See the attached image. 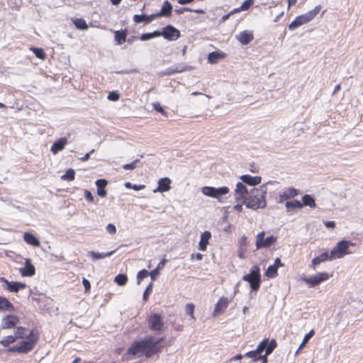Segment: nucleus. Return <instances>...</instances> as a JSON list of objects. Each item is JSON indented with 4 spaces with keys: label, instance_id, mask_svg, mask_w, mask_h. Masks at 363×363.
Instances as JSON below:
<instances>
[{
    "label": "nucleus",
    "instance_id": "nucleus-44",
    "mask_svg": "<svg viewBox=\"0 0 363 363\" xmlns=\"http://www.w3.org/2000/svg\"><path fill=\"white\" fill-rule=\"evenodd\" d=\"M149 276V272L146 269H142L137 274V284L139 285L141 281Z\"/></svg>",
    "mask_w": 363,
    "mask_h": 363
},
{
    "label": "nucleus",
    "instance_id": "nucleus-51",
    "mask_svg": "<svg viewBox=\"0 0 363 363\" xmlns=\"http://www.w3.org/2000/svg\"><path fill=\"white\" fill-rule=\"evenodd\" d=\"M245 356L252 359L253 362H257L261 359V356H258L257 354L253 350L247 352Z\"/></svg>",
    "mask_w": 363,
    "mask_h": 363
},
{
    "label": "nucleus",
    "instance_id": "nucleus-52",
    "mask_svg": "<svg viewBox=\"0 0 363 363\" xmlns=\"http://www.w3.org/2000/svg\"><path fill=\"white\" fill-rule=\"evenodd\" d=\"M254 0H245L242 5L240 6V9L242 11H247L253 4Z\"/></svg>",
    "mask_w": 363,
    "mask_h": 363
},
{
    "label": "nucleus",
    "instance_id": "nucleus-54",
    "mask_svg": "<svg viewBox=\"0 0 363 363\" xmlns=\"http://www.w3.org/2000/svg\"><path fill=\"white\" fill-rule=\"evenodd\" d=\"M106 229L110 234H115L116 233V228L113 224L109 223L106 225Z\"/></svg>",
    "mask_w": 363,
    "mask_h": 363
},
{
    "label": "nucleus",
    "instance_id": "nucleus-6",
    "mask_svg": "<svg viewBox=\"0 0 363 363\" xmlns=\"http://www.w3.org/2000/svg\"><path fill=\"white\" fill-rule=\"evenodd\" d=\"M38 337L34 335L33 330L29 331L28 339L21 342L19 345H17L18 353L26 354L31 351L38 342Z\"/></svg>",
    "mask_w": 363,
    "mask_h": 363
},
{
    "label": "nucleus",
    "instance_id": "nucleus-56",
    "mask_svg": "<svg viewBox=\"0 0 363 363\" xmlns=\"http://www.w3.org/2000/svg\"><path fill=\"white\" fill-rule=\"evenodd\" d=\"M176 69L178 71L177 73H181L188 69V67L184 64L175 65Z\"/></svg>",
    "mask_w": 363,
    "mask_h": 363
},
{
    "label": "nucleus",
    "instance_id": "nucleus-61",
    "mask_svg": "<svg viewBox=\"0 0 363 363\" xmlns=\"http://www.w3.org/2000/svg\"><path fill=\"white\" fill-rule=\"evenodd\" d=\"M84 196H85V199L87 201H89L90 202H94V196H93L92 194L89 191L86 190Z\"/></svg>",
    "mask_w": 363,
    "mask_h": 363
},
{
    "label": "nucleus",
    "instance_id": "nucleus-5",
    "mask_svg": "<svg viewBox=\"0 0 363 363\" xmlns=\"http://www.w3.org/2000/svg\"><path fill=\"white\" fill-rule=\"evenodd\" d=\"M201 192L205 196L217 199L220 201V197L229 193V188L227 186H221L216 188L213 186H203L201 189Z\"/></svg>",
    "mask_w": 363,
    "mask_h": 363
},
{
    "label": "nucleus",
    "instance_id": "nucleus-9",
    "mask_svg": "<svg viewBox=\"0 0 363 363\" xmlns=\"http://www.w3.org/2000/svg\"><path fill=\"white\" fill-rule=\"evenodd\" d=\"M160 36L169 41L177 40L180 36V31L171 25H168L163 28L162 31L160 30Z\"/></svg>",
    "mask_w": 363,
    "mask_h": 363
},
{
    "label": "nucleus",
    "instance_id": "nucleus-29",
    "mask_svg": "<svg viewBox=\"0 0 363 363\" xmlns=\"http://www.w3.org/2000/svg\"><path fill=\"white\" fill-rule=\"evenodd\" d=\"M229 301L225 297H221L218 303H216L214 309V313H219L220 311H223L225 308L228 306Z\"/></svg>",
    "mask_w": 363,
    "mask_h": 363
},
{
    "label": "nucleus",
    "instance_id": "nucleus-46",
    "mask_svg": "<svg viewBox=\"0 0 363 363\" xmlns=\"http://www.w3.org/2000/svg\"><path fill=\"white\" fill-rule=\"evenodd\" d=\"M177 70L176 69V67H175V65L174 66H172V67H169L167 69H165L164 71L161 72L160 73V75L162 76H164V75H172V74H174L176 73H177Z\"/></svg>",
    "mask_w": 363,
    "mask_h": 363
},
{
    "label": "nucleus",
    "instance_id": "nucleus-60",
    "mask_svg": "<svg viewBox=\"0 0 363 363\" xmlns=\"http://www.w3.org/2000/svg\"><path fill=\"white\" fill-rule=\"evenodd\" d=\"M108 99L111 101H116L119 99V95L116 92H111L108 94Z\"/></svg>",
    "mask_w": 363,
    "mask_h": 363
},
{
    "label": "nucleus",
    "instance_id": "nucleus-62",
    "mask_svg": "<svg viewBox=\"0 0 363 363\" xmlns=\"http://www.w3.org/2000/svg\"><path fill=\"white\" fill-rule=\"evenodd\" d=\"M193 9H191L189 8H180L175 9V13L177 14H182L184 11H192Z\"/></svg>",
    "mask_w": 363,
    "mask_h": 363
},
{
    "label": "nucleus",
    "instance_id": "nucleus-4",
    "mask_svg": "<svg viewBox=\"0 0 363 363\" xmlns=\"http://www.w3.org/2000/svg\"><path fill=\"white\" fill-rule=\"evenodd\" d=\"M350 245H353V243L349 240H342L338 242L330 251V260L342 258L350 254L351 252L349 250Z\"/></svg>",
    "mask_w": 363,
    "mask_h": 363
},
{
    "label": "nucleus",
    "instance_id": "nucleus-1",
    "mask_svg": "<svg viewBox=\"0 0 363 363\" xmlns=\"http://www.w3.org/2000/svg\"><path fill=\"white\" fill-rule=\"evenodd\" d=\"M160 340H156L152 336L145 337L143 340L134 342L128 350V354L134 357H140L145 352L147 357L158 352L157 344Z\"/></svg>",
    "mask_w": 363,
    "mask_h": 363
},
{
    "label": "nucleus",
    "instance_id": "nucleus-45",
    "mask_svg": "<svg viewBox=\"0 0 363 363\" xmlns=\"http://www.w3.org/2000/svg\"><path fill=\"white\" fill-rule=\"evenodd\" d=\"M140 161L139 159H135L130 163L123 164L122 167L125 170H133L138 167V164L140 163Z\"/></svg>",
    "mask_w": 363,
    "mask_h": 363
},
{
    "label": "nucleus",
    "instance_id": "nucleus-13",
    "mask_svg": "<svg viewBox=\"0 0 363 363\" xmlns=\"http://www.w3.org/2000/svg\"><path fill=\"white\" fill-rule=\"evenodd\" d=\"M19 323V318L14 315H7L1 320L2 329L13 328Z\"/></svg>",
    "mask_w": 363,
    "mask_h": 363
},
{
    "label": "nucleus",
    "instance_id": "nucleus-25",
    "mask_svg": "<svg viewBox=\"0 0 363 363\" xmlns=\"http://www.w3.org/2000/svg\"><path fill=\"white\" fill-rule=\"evenodd\" d=\"M172 11V6L168 1H165L162 6V9L160 12L155 13L157 18L161 16H170Z\"/></svg>",
    "mask_w": 363,
    "mask_h": 363
},
{
    "label": "nucleus",
    "instance_id": "nucleus-7",
    "mask_svg": "<svg viewBox=\"0 0 363 363\" xmlns=\"http://www.w3.org/2000/svg\"><path fill=\"white\" fill-rule=\"evenodd\" d=\"M265 233L264 231L258 233L256 237L257 249L262 247H269L277 241V237L271 235L264 238Z\"/></svg>",
    "mask_w": 363,
    "mask_h": 363
},
{
    "label": "nucleus",
    "instance_id": "nucleus-20",
    "mask_svg": "<svg viewBox=\"0 0 363 363\" xmlns=\"http://www.w3.org/2000/svg\"><path fill=\"white\" fill-rule=\"evenodd\" d=\"M330 260V252H325L319 256L314 257L311 261V267L313 270H315L316 266L320 264L321 262H324L327 260Z\"/></svg>",
    "mask_w": 363,
    "mask_h": 363
},
{
    "label": "nucleus",
    "instance_id": "nucleus-32",
    "mask_svg": "<svg viewBox=\"0 0 363 363\" xmlns=\"http://www.w3.org/2000/svg\"><path fill=\"white\" fill-rule=\"evenodd\" d=\"M29 332L27 328L24 327H18L14 331V337L16 339H28V334L27 332Z\"/></svg>",
    "mask_w": 363,
    "mask_h": 363
},
{
    "label": "nucleus",
    "instance_id": "nucleus-40",
    "mask_svg": "<svg viewBox=\"0 0 363 363\" xmlns=\"http://www.w3.org/2000/svg\"><path fill=\"white\" fill-rule=\"evenodd\" d=\"M75 172L73 169H68L65 174L61 177V179L65 181H72L74 179Z\"/></svg>",
    "mask_w": 363,
    "mask_h": 363
},
{
    "label": "nucleus",
    "instance_id": "nucleus-21",
    "mask_svg": "<svg viewBox=\"0 0 363 363\" xmlns=\"http://www.w3.org/2000/svg\"><path fill=\"white\" fill-rule=\"evenodd\" d=\"M67 144V139L66 138H61L57 141L54 142L50 150L54 154L56 155L60 151L62 150L65 146Z\"/></svg>",
    "mask_w": 363,
    "mask_h": 363
},
{
    "label": "nucleus",
    "instance_id": "nucleus-34",
    "mask_svg": "<svg viewBox=\"0 0 363 363\" xmlns=\"http://www.w3.org/2000/svg\"><path fill=\"white\" fill-rule=\"evenodd\" d=\"M267 340L266 345L264 346L265 354L264 355L268 356L269 355L273 350L277 347V344L275 340L272 339L270 342H269L268 338H265Z\"/></svg>",
    "mask_w": 363,
    "mask_h": 363
},
{
    "label": "nucleus",
    "instance_id": "nucleus-63",
    "mask_svg": "<svg viewBox=\"0 0 363 363\" xmlns=\"http://www.w3.org/2000/svg\"><path fill=\"white\" fill-rule=\"evenodd\" d=\"M323 223L327 228H334L335 227L334 221H324Z\"/></svg>",
    "mask_w": 363,
    "mask_h": 363
},
{
    "label": "nucleus",
    "instance_id": "nucleus-31",
    "mask_svg": "<svg viewBox=\"0 0 363 363\" xmlns=\"http://www.w3.org/2000/svg\"><path fill=\"white\" fill-rule=\"evenodd\" d=\"M115 34V40L117 45H121L126 41L127 31L126 30H116L114 33Z\"/></svg>",
    "mask_w": 363,
    "mask_h": 363
},
{
    "label": "nucleus",
    "instance_id": "nucleus-53",
    "mask_svg": "<svg viewBox=\"0 0 363 363\" xmlns=\"http://www.w3.org/2000/svg\"><path fill=\"white\" fill-rule=\"evenodd\" d=\"M248 195H242L240 194H237L235 192V199L240 202L241 201L242 203L245 205V201L247 200Z\"/></svg>",
    "mask_w": 363,
    "mask_h": 363
},
{
    "label": "nucleus",
    "instance_id": "nucleus-10",
    "mask_svg": "<svg viewBox=\"0 0 363 363\" xmlns=\"http://www.w3.org/2000/svg\"><path fill=\"white\" fill-rule=\"evenodd\" d=\"M148 323L150 329L155 333L161 331L164 326L162 317L157 313H154L150 316Z\"/></svg>",
    "mask_w": 363,
    "mask_h": 363
},
{
    "label": "nucleus",
    "instance_id": "nucleus-38",
    "mask_svg": "<svg viewBox=\"0 0 363 363\" xmlns=\"http://www.w3.org/2000/svg\"><path fill=\"white\" fill-rule=\"evenodd\" d=\"M285 207L287 209L302 208V205H301V201H299L298 200L294 199V200L286 201L285 203Z\"/></svg>",
    "mask_w": 363,
    "mask_h": 363
},
{
    "label": "nucleus",
    "instance_id": "nucleus-14",
    "mask_svg": "<svg viewBox=\"0 0 363 363\" xmlns=\"http://www.w3.org/2000/svg\"><path fill=\"white\" fill-rule=\"evenodd\" d=\"M255 281L254 284H252V290L257 291L260 286V269L257 265H254L249 273Z\"/></svg>",
    "mask_w": 363,
    "mask_h": 363
},
{
    "label": "nucleus",
    "instance_id": "nucleus-8",
    "mask_svg": "<svg viewBox=\"0 0 363 363\" xmlns=\"http://www.w3.org/2000/svg\"><path fill=\"white\" fill-rule=\"evenodd\" d=\"M330 276L327 272H320L310 277H303L302 281L309 284L311 286H315L320 283L328 280Z\"/></svg>",
    "mask_w": 363,
    "mask_h": 363
},
{
    "label": "nucleus",
    "instance_id": "nucleus-11",
    "mask_svg": "<svg viewBox=\"0 0 363 363\" xmlns=\"http://www.w3.org/2000/svg\"><path fill=\"white\" fill-rule=\"evenodd\" d=\"M301 191L292 186L284 188L279 195V203L293 199L295 196L299 195Z\"/></svg>",
    "mask_w": 363,
    "mask_h": 363
},
{
    "label": "nucleus",
    "instance_id": "nucleus-24",
    "mask_svg": "<svg viewBox=\"0 0 363 363\" xmlns=\"http://www.w3.org/2000/svg\"><path fill=\"white\" fill-rule=\"evenodd\" d=\"M108 182L105 179H99L96 181V186L97 188V194L101 197H105L107 192L105 189Z\"/></svg>",
    "mask_w": 363,
    "mask_h": 363
},
{
    "label": "nucleus",
    "instance_id": "nucleus-15",
    "mask_svg": "<svg viewBox=\"0 0 363 363\" xmlns=\"http://www.w3.org/2000/svg\"><path fill=\"white\" fill-rule=\"evenodd\" d=\"M284 264L281 262L279 258H276L274 263L272 265H269L265 272V275L269 278H274L277 275V269L280 267H283Z\"/></svg>",
    "mask_w": 363,
    "mask_h": 363
},
{
    "label": "nucleus",
    "instance_id": "nucleus-23",
    "mask_svg": "<svg viewBox=\"0 0 363 363\" xmlns=\"http://www.w3.org/2000/svg\"><path fill=\"white\" fill-rule=\"evenodd\" d=\"M240 179L243 183L250 186H255L260 184L262 182V178L259 176L252 177L251 175L245 174L242 175Z\"/></svg>",
    "mask_w": 363,
    "mask_h": 363
},
{
    "label": "nucleus",
    "instance_id": "nucleus-41",
    "mask_svg": "<svg viewBox=\"0 0 363 363\" xmlns=\"http://www.w3.org/2000/svg\"><path fill=\"white\" fill-rule=\"evenodd\" d=\"M16 341L14 335H8L4 337L1 341L0 344L4 347H8L10 344L13 343Z\"/></svg>",
    "mask_w": 363,
    "mask_h": 363
},
{
    "label": "nucleus",
    "instance_id": "nucleus-59",
    "mask_svg": "<svg viewBox=\"0 0 363 363\" xmlns=\"http://www.w3.org/2000/svg\"><path fill=\"white\" fill-rule=\"evenodd\" d=\"M82 284L84 285V286L85 288V291L86 292L90 290L91 284H90V282H89V281L88 279H86L85 278H83Z\"/></svg>",
    "mask_w": 363,
    "mask_h": 363
},
{
    "label": "nucleus",
    "instance_id": "nucleus-28",
    "mask_svg": "<svg viewBox=\"0 0 363 363\" xmlns=\"http://www.w3.org/2000/svg\"><path fill=\"white\" fill-rule=\"evenodd\" d=\"M23 238L25 242L33 246L38 247L40 244L39 240L32 233H25L23 235Z\"/></svg>",
    "mask_w": 363,
    "mask_h": 363
},
{
    "label": "nucleus",
    "instance_id": "nucleus-42",
    "mask_svg": "<svg viewBox=\"0 0 363 363\" xmlns=\"http://www.w3.org/2000/svg\"><path fill=\"white\" fill-rule=\"evenodd\" d=\"M313 335H314L313 330H311L309 333H308L307 334L305 335V336L302 340V342L301 343L298 350L296 351V353H298L300 350H301L303 347H305L306 344L313 336Z\"/></svg>",
    "mask_w": 363,
    "mask_h": 363
},
{
    "label": "nucleus",
    "instance_id": "nucleus-64",
    "mask_svg": "<svg viewBox=\"0 0 363 363\" xmlns=\"http://www.w3.org/2000/svg\"><path fill=\"white\" fill-rule=\"evenodd\" d=\"M166 262H167V259H162L159 262V264H157V267L156 268L158 269L159 270L162 269L164 267Z\"/></svg>",
    "mask_w": 363,
    "mask_h": 363
},
{
    "label": "nucleus",
    "instance_id": "nucleus-57",
    "mask_svg": "<svg viewBox=\"0 0 363 363\" xmlns=\"http://www.w3.org/2000/svg\"><path fill=\"white\" fill-rule=\"evenodd\" d=\"M152 105H153V107L155 111H157V112H160L162 114L165 113V111H164V109L162 108V107L161 106L160 103L156 102V103H154Z\"/></svg>",
    "mask_w": 363,
    "mask_h": 363
},
{
    "label": "nucleus",
    "instance_id": "nucleus-17",
    "mask_svg": "<svg viewBox=\"0 0 363 363\" xmlns=\"http://www.w3.org/2000/svg\"><path fill=\"white\" fill-rule=\"evenodd\" d=\"M171 180L168 177L162 178L158 181L157 187L153 190L154 193L165 192L171 189Z\"/></svg>",
    "mask_w": 363,
    "mask_h": 363
},
{
    "label": "nucleus",
    "instance_id": "nucleus-2",
    "mask_svg": "<svg viewBox=\"0 0 363 363\" xmlns=\"http://www.w3.org/2000/svg\"><path fill=\"white\" fill-rule=\"evenodd\" d=\"M267 193L266 185L259 186V189L253 188L250 190L245 206L248 208L257 210L264 208L266 206L265 194Z\"/></svg>",
    "mask_w": 363,
    "mask_h": 363
},
{
    "label": "nucleus",
    "instance_id": "nucleus-18",
    "mask_svg": "<svg viewBox=\"0 0 363 363\" xmlns=\"http://www.w3.org/2000/svg\"><path fill=\"white\" fill-rule=\"evenodd\" d=\"M23 277H32L35 274V267L31 264L29 259H26L25 266L20 269Z\"/></svg>",
    "mask_w": 363,
    "mask_h": 363
},
{
    "label": "nucleus",
    "instance_id": "nucleus-16",
    "mask_svg": "<svg viewBox=\"0 0 363 363\" xmlns=\"http://www.w3.org/2000/svg\"><path fill=\"white\" fill-rule=\"evenodd\" d=\"M236 39L243 45L249 44L253 39V33L250 30H244L236 35Z\"/></svg>",
    "mask_w": 363,
    "mask_h": 363
},
{
    "label": "nucleus",
    "instance_id": "nucleus-37",
    "mask_svg": "<svg viewBox=\"0 0 363 363\" xmlns=\"http://www.w3.org/2000/svg\"><path fill=\"white\" fill-rule=\"evenodd\" d=\"M72 22L78 29L86 30L88 28L86 21L83 18H74Z\"/></svg>",
    "mask_w": 363,
    "mask_h": 363
},
{
    "label": "nucleus",
    "instance_id": "nucleus-35",
    "mask_svg": "<svg viewBox=\"0 0 363 363\" xmlns=\"http://www.w3.org/2000/svg\"><path fill=\"white\" fill-rule=\"evenodd\" d=\"M159 36H160V30H155L152 33H147L142 34L140 37V39L143 41H146Z\"/></svg>",
    "mask_w": 363,
    "mask_h": 363
},
{
    "label": "nucleus",
    "instance_id": "nucleus-49",
    "mask_svg": "<svg viewBox=\"0 0 363 363\" xmlns=\"http://www.w3.org/2000/svg\"><path fill=\"white\" fill-rule=\"evenodd\" d=\"M194 305L193 303H187L185 307V312L187 315H190L191 319L194 320Z\"/></svg>",
    "mask_w": 363,
    "mask_h": 363
},
{
    "label": "nucleus",
    "instance_id": "nucleus-12",
    "mask_svg": "<svg viewBox=\"0 0 363 363\" xmlns=\"http://www.w3.org/2000/svg\"><path fill=\"white\" fill-rule=\"evenodd\" d=\"M0 281L5 283L6 285V289L11 292H18L21 289L26 288V284L18 281H9L4 277L0 278Z\"/></svg>",
    "mask_w": 363,
    "mask_h": 363
},
{
    "label": "nucleus",
    "instance_id": "nucleus-55",
    "mask_svg": "<svg viewBox=\"0 0 363 363\" xmlns=\"http://www.w3.org/2000/svg\"><path fill=\"white\" fill-rule=\"evenodd\" d=\"M242 279L245 281H247L250 285V288L252 289V284H254L255 281L254 280L253 277H252L251 275L247 274H245V276H243Z\"/></svg>",
    "mask_w": 363,
    "mask_h": 363
},
{
    "label": "nucleus",
    "instance_id": "nucleus-22",
    "mask_svg": "<svg viewBox=\"0 0 363 363\" xmlns=\"http://www.w3.org/2000/svg\"><path fill=\"white\" fill-rule=\"evenodd\" d=\"M211 237V233L210 231L206 230L201 235V239L199 243V249L201 251H206L207 248V245L208 244V241Z\"/></svg>",
    "mask_w": 363,
    "mask_h": 363
},
{
    "label": "nucleus",
    "instance_id": "nucleus-39",
    "mask_svg": "<svg viewBox=\"0 0 363 363\" xmlns=\"http://www.w3.org/2000/svg\"><path fill=\"white\" fill-rule=\"evenodd\" d=\"M128 281V277L124 274H119L116 275L114 278V281L118 285V286H124Z\"/></svg>",
    "mask_w": 363,
    "mask_h": 363
},
{
    "label": "nucleus",
    "instance_id": "nucleus-30",
    "mask_svg": "<svg viewBox=\"0 0 363 363\" xmlns=\"http://www.w3.org/2000/svg\"><path fill=\"white\" fill-rule=\"evenodd\" d=\"M0 310L11 312L14 311V307L6 298L0 296Z\"/></svg>",
    "mask_w": 363,
    "mask_h": 363
},
{
    "label": "nucleus",
    "instance_id": "nucleus-50",
    "mask_svg": "<svg viewBox=\"0 0 363 363\" xmlns=\"http://www.w3.org/2000/svg\"><path fill=\"white\" fill-rule=\"evenodd\" d=\"M152 286H153V284L152 283H150L148 284V286L146 287L144 293H143V301H147L148 299V297H149V295L152 292Z\"/></svg>",
    "mask_w": 363,
    "mask_h": 363
},
{
    "label": "nucleus",
    "instance_id": "nucleus-43",
    "mask_svg": "<svg viewBox=\"0 0 363 363\" xmlns=\"http://www.w3.org/2000/svg\"><path fill=\"white\" fill-rule=\"evenodd\" d=\"M30 50L35 54V55L38 58H39L40 60H44L46 57L45 53L43 49H42V48L32 47V48H30Z\"/></svg>",
    "mask_w": 363,
    "mask_h": 363
},
{
    "label": "nucleus",
    "instance_id": "nucleus-47",
    "mask_svg": "<svg viewBox=\"0 0 363 363\" xmlns=\"http://www.w3.org/2000/svg\"><path fill=\"white\" fill-rule=\"evenodd\" d=\"M267 340H263L259 344L257 345L256 350L254 351L257 354L258 356H263L262 353L264 351V346L266 345Z\"/></svg>",
    "mask_w": 363,
    "mask_h": 363
},
{
    "label": "nucleus",
    "instance_id": "nucleus-26",
    "mask_svg": "<svg viewBox=\"0 0 363 363\" xmlns=\"http://www.w3.org/2000/svg\"><path fill=\"white\" fill-rule=\"evenodd\" d=\"M225 54L221 51L211 52L208 55V61L211 64L216 63L218 60L224 58Z\"/></svg>",
    "mask_w": 363,
    "mask_h": 363
},
{
    "label": "nucleus",
    "instance_id": "nucleus-48",
    "mask_svg": "<svg viewBox=\"0 0 363 363\" xmlns=\"http://www.w3.org/2000/svg\"><path fill=\"white\" fill-rule=\"evenodd\" d=\"M267 340H263L259 344L257 345L256 350L254 351L257 354L258 356H263L262 353L264 351V346L266 345Z\"/></svg>",
    "mask_w": 363,
    "mask_h": 363
},
{
    "label": "nucleus",
    "instance_id": "nucleus-19",
    "mask_svg": "<svg viewBox=\"0 0 363 363\" xmlns=\"http://www.w3.org/2000/svg\"><path fill=\"white\" fill-rule=\"evenodd\" d=\"M157 18L155 13L151 15L146 14H135L133 16V21L135 23H140L144 22L146 24L151 23L154 19Z\"/></svg>",
    "mask_w": 363,
    "mask_h": 363
},
{
    "label": "nucleus",
    "instance_id": "nucleus-58",
    "mask_svg": "<svg viewBox=\"0 0 363 363\" xmlns=\"http://www.w3.org/2000/svg\"><path fill=\"white\" fill-rule=\"evenodd\" d=\"M159 272H160V270L158 269L155 268V269H153L150 272H149V275L150 276L152 281L155 279L156 277L159 274Z\"/></svg>",
    "mask_w": 363,
    "mask_h": 363
},
{
    "label": "nucleus",
    "instance_id": "nucleus-27",
    "mask_svg": "<svg viewBox=\"0 0 363 363\" xmlns=\"http://www.w3.org/2000/svg\"><path fill=\"white\" fill-rule=\"evenodd\" d=\"M301 205L302 208L303 206H309L311 208H314L316 207L315 199L310 194H305L302 196Z\"/></svg>",
    "mask_w": 363,
    "mask_h": 363
},
{
    "label": "nucleus",
    "instance_id": "nucleus-36",
    "mask_svg": "<svg viewBox=\"0 0 363 363\" xmlns=\"http://www.w3.org/2000/svg\"><path fill=\"white\" fill-rule=\"evenodd\" d=\"M235 192L237 194H242V195H249L250 192H248L246 186L243 184V182H238L236 184V188L235 189Z\"/></svg>",
    "mask_w": 363,
    "mask_h": 363
},
{
    "label": "nucleus",
    "instance_id": "nucleus-33",
    "mask_svg": "<svg viewBox=\"0 0 363 363\" xmlns=\"http://www.w3.org/2000/svg\"><path fill=\"white\" fill-rule=\"evenodd\" d=\"M116 250H113L106 253H100L94 251H89L88 252L89 255L92 258L93 260L99 259H103L106 257L111 256Z\"/></svg>",
    "mask_w": 363,
    "mask_h": 363
},
{
    "label": "nucleus",
    "instance_id": "nucleus-3",
    "mask_svg": "<svg viewBox=\"0 0 363 363\" xmlns=\"http://www.w3.org/2000/svg\"><path fill=\"white\" fill-rule=\"evenodd\" d=\"M320 9V5H318L313 9L308 11L307 13L297 16L295 20L289 25V29L290 30H294L298 27L310 22L318 15Z\"/></svg>",
    "mask_w": 363,
    "mask_h": 363
}]
</instances>
